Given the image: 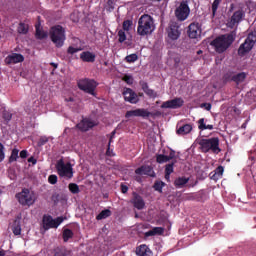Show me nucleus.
<instances>
[{
	"instance_id": "nucleus-37",
	"label": "nucleus",
	"mask_w": 256,
	"mask_h": 256,
	"mask_svg": "<svg viewBox=\"0 0 256 256\" xmlns=\"http://www.w3.org/2000/svg\"><path fill=\"white\" fill-rule=\"evenodd\" d=\"M17 159H19V150L14 148L9 157V163H14V161H17Z\"/></svg>"
},
{
	"instance_id": "nucleus-44",
	"label": "nucleus",
	"mask_w": 256,
	"mask_h": 256,
	"mask_svg": "<svg viewBox=\"0 0 256 256\" xmlns=\"http://www.w3.org/2000/svg\"><path fill=\"white\" fill-rule=\"evenodd\" d=\"M118 37L119 43H125V41H127V35L125 34V30H119Z\"/></svg>"
},
{
	"instance_id": "nucleus-13",
	"label": "nucleus",
	"mask_w": 256,
	"mask_h": 256,
	"mask_svg": "<svg viewBox=\"0 0 256 256\" xmlns=\"http://www.w3.org/2000/svg\"><path fill=\"white\" fill-rule=\"evenodd\" d=\"M126 119L131 117H142L143 119H147V117H151V112L144 108H138L135 110H129L125 114Z\"/></svg>"
},
{
	"instance_id": "nucleus-49",
	"label": "nucleus",
	"mask_w": 256,
	"mask_h": 256,
	"mask_svg": "<svg viewBox=\"0 0 256 256\" xmlns=\"http://www.w3.org/2000/svg\"><path fill=\"white\" fill-rule=\"evenodd\" d=\"M79 51H81V49L75 48V47H73V46H70V47H68V49H67V53H68L69 55H75V53H79Z\"/></svg>"
},
{
	"instance_id": "nucleus-62",
	"label": "nucleus",
	"mask_w": 256,
	"mask_h": 256,
	"mask_svg": "<svg viewBox=\"0 0 256 256\" xmlns=\"http://www.w3.org/2000/svg\"><path fill=\"white\" fill-rule=\"evenodd\" d=\"M233 9H235V4H231V5H230L229 12L231 13V12L233 11Z\"/></svg>"
},
{
	"instance_id": "nucleus-29",
	"label": "nucleus",
	"mask_w": 256,
	"mask_h": 256,
	"mask_svg": "<svg viewBox=\"0 0 256 256\" xmlns=\"http://www.w3.org/2000/svg\"><path fill=\"white\" fill-rule=\"evenodd\" d=\"M189 183V178L186 177H178L175 181H174V185L175 187H177L178 189H181V187H185V185H187Z\"/></svg>"
},
{
	"instance_id": "nucleus-7",
	"label": "nucleus",
	"mask_w": 256,
	"mask_h": 256,
	"mask_svg": "<svg viewBox=\"0 0 256 256\" xmlns=\"http://www.w3.org/2000/svg\"><path fill=\"white\" fill-rule=\"evenodd\" d=\"M256 43V32H251L246 37L244 43H242L238 48V55H247L253 47H255Z\"/></svg>"
},
{
	"instance_id": "nucleus-28",
	"label": "nucleus",
	"mask_w": 256,
	"mask_h": 256,
	"mask_svg": "<svg viewBox=\"0 0 256 256\" xmlns=\"http://www.w3.org/2000/svg\"><path fill=\"white\" fill-rule=\"evenodd\" d=\"M198 129H200V131H205V130H209V131H213V129H214V126L213 125H211V124H208V125H206L205 124V118H201V119H199L198 120Z\"/></svg>"
},
{
	"instance_id": "nucleus-16",
	"label": "nucleus",
	"mask_w": 256,
	"mask_h": 256,
	"mask_svg": "<svg viewBox=\"0 0 256 256\" xmlns=\"http://www.w3.org/2000/svg\"><path fill=\"white\" fill-rule=\"evenodd\" d=\"M188 37H190V39H198V37H201V24H199V22H192L188 26Z\"/></svg>"
},
{
	"instance_id": "nucleus-21",
	"label": "nucleus",
	"mask_w": 256,
	"mask_h": 256,
	"mask_svg": "<svg viewBox=\"0 0 256 256\" xmlns=\"http://www.w3.org/2000/svg\"><path fill=\"white\" fill-rule=\"evenodd\" d=\"M136 255L137 256H152L153 252L149 249L148 245L142 244L136 248Z\"/></svg>"
},
{
	"instance_id": "nucleus-26",
	"label": "nucleus",
	"mask_w": 256,
	"mask_h": 256,
	"mask_svg": "<svg viewBox=\"0 0 256 256\" xmlns=\"http://www.w3.org/2000/svg\"><path fill=\"white\" fill-rule=\"evenodd\" d=\"M245 79H247V73H245V72L235 73L234 72L233 83H236V85L243 83V81H245Z\"/></svg>"
},
{
	"instance_id": "nucleus-48",
	"label": "nucleus",
	"mask_w": 256,
	"mask_h": 256,
	"mask_svg": "<svg viewBox=\"0 0 256 256\" xmlns=\"http://www.w3.org/2000/svg\"><path fill=\"white\" fill-rule=\"evenodd\" d=\"M57 181H58V178H57V175L55 174H52L48 177V182L50 183V185H57Z\"/></svg>"
},
{
	"instance_id": "nucleus-39",
	"label": "nucleus",
	"mask_w": 256,
	"mask_h": 256,
	"mask_svg": "<svg viewBox=\"0 0 256 256\" xmlns=\"http://www.w3.org/2000/svg\"><path fill=\"white\" fill-rule=\"evenodd\" d=\"M165 185V182L163 181H156L153 185V188L155 191H158L159 193H163V186Z\"/></svg>"
},
{
	"instance_id": "nucleus-45",
	"label": "nucleus",
	"mask_w": 256,
	"mask_h": 256,
	"mask_svg": "<svg viewBox=\"0 0 256 256\" xmlns=\"http://www.w3.org/2000/svg\"><path fill=\"white\" fill-rule=\"evenodd\" d=\"M132 25H133V21L125 20L122 24V31H129Z\"/></svg>"
},
{
	"instance_id": "nucleus-10",
	"label": "nucleus",
	"mask_w": 256,
	"mask_h": 256,
	"mask_svg": "<svg viewBox=\"0 0 256 256\" xmlns=\"http://www.w3.org/2000/svg\"><path fill=\"white\" fill-rule=\"evenodd\" d=\"M16 199H18V203H20V205H28V207L35 203V197L33 195V192H31L27 188H24L21 192L17 193Z\"/></svg>"
},
{
	"instance_id": "nucleus-33",
	"label": "nucleus",
	"mask_w": 256,
	"mask_h": 256,
	"mask_svg": "<svg viewBox=\"0 0 256 256\" xmlns=\"http://www.w3.org/2000/svg\"><path fill=\"white\" fill-rule=\"evenodd\" d=\"M234 75H235V72H233V71H228V72L224 73V75L222 77V82L224 84L231 83V81H233Z\"/></svg>"
},
{
	"instance_id": "nucleus-12",
	"label": "nucleus",
	"mask_w": 256,
	"mask_h": 256,
	"mask_svg": "<svg viewBox=\"0 0 256 256\" xmlns=\"http://www.w3.org/2000/svg\"><path fill=\"white\" fill-rule=\"evenodd\" d=\"M243 19H245V11L239 9L232 14L227 23V27H229V29H235V27H237V25H239Z\"/></svg>"
},
{
	"instance_id": "nucleus-38",
	"label": "nucleus",
	"mask_w": 256,
	"mask_h": 256,
	"mask_svg": "<svg viewBox=\"0 0 256 256\" xmlns=\"http://www.w3.org/2000/svg\"><path fill=\"white\" fill-rule=\"evenodd\" d=\"M219 5H221V0H214L212 3V18L217 15V9H219Z\"/></svg>"
},
{
	"instance_id": "nucleus-17",
	"label": "nucleus",
	"mask_w": 256,
	"mask_h": 256,
	"mask_svg": "<svg viewBox=\"0 0 256 256\" xmlns=\"http://www.w3.org/2000/svg\"><path fill=\"white\" fill-rule=\"evenodd\" d=\"M131 203L135 209H138V211L145 209V200H143V197L137 192L132 193Z\"/></svg>"
},
{
	"instance_id": "nucleus-2",
	"label": "nucleus",
	"mask_w": 256,
	"mask_h": 256,
	"mask_svg": "<svg viewBox=\"0 0 256 256\" xmlns=\"http://www.w3.org/2000/svg\"><path fill=\"white\" fill-rule=\"evenodd\" d=\"M153 31H155V22H153V17L149 14L142 15L138 20V35L145 37L146 35H151Z\"/></svg>"
},
{
	"instance_id": "nucleus-46",
	"label": "nucleus",
	"mask_w": 256,
	"mask_h": 256,
	"mask_svg": "<svg viewBox=\"0 0 256 256\" xmlns=\"http://www.w3.org/2000/svg\"><path fill=\"white\" fill-rule=\"evenodd\" d=\"M116 133H117V131H115V130L111 132V136H110V139H109L108 149L106 151V155H111V153H110L111 143L113 142V137H115Z\"/></svg>"
},
{
	"instance_id": "nucleus-59",
	"label": "nucleus",
	"mask_w": 256,
	"mask_h": 256,
	"mask_svg": "<svg viewBox=\"0 0 256 256\" xmlns=\"http://www.w3.org/2000/svg\"><path fill=\"white\" fill-rule=\"evenodd\" d=\"M28 163H32V165H37V159L35 157L28 158Z\"/></svg>"
},
{
	"instance_id": "nucleus-36",
	"label": "nucleus",
	"mask_w": 256,
	"mask_h": 256,
	"mask_svg": "<svg viewBox=\"0 0 256 256\" xmlns=\"http://www.w3.org/2000/svg\"><path fill=\"white\" fill-rule=\"evenodd\" d=\"M12 232L14 235H21V223L19 221H15L12 225Z\"/></svg>"
},
{
	"instance_id": "nucleus-56",
	"label": "nucleus",
	"mask_w": 256,
	"mask_h": 256,
	"mask_svg": "<svg viewBox=\"0 0 256 256\" xmlns=\"http://www.w3.org/2000/svg\"><path fill=\"white\" fill-rule=\"evenodd\" d=\"M129 191V187L125 184H121V193H127Z\"/></svg>"
},
{
	"instance_id": "nucleus-30",
	"label": "nucleus",
	"mask_w": 256,
	"mask_h": 256,
	"mask_svg": "<svg viewBox=\"0 0 256 256\" xmlns=\"http://www.w3.org/2000/svg\"><path fill=\"white\" fill-rule=\"evenodd\" d=\"M175 163H177V161H174L165 166V180L166 181H169V179L171 177V173H173V167H174Z\"/></svg>"
},
{
	"instance_id": "nucleus-5",
	"label": "nucleus",
	"mask_w": 256,
	"mask_h": 256,
	"mask_svg": "<svg viewBox=\"0 0 256 256\" xmlns=\"http://www.w3.org/2000/svg\"><path fill=\"white\" fill-rule=\"evenodd\" d=\"M97 85L99 84L93 79L84 78L77 81V86L80 91H84V93H88V95H93L94 97Z\"/></svg>"
},
{
	"instance_id": "nucleus-55",
	"label": "nucleus",
	"mask_w": 256,
	"mask_h": 256,
	"mask_svg": "<svg viewBox=\"0 0 256 256\" xmlns=\"http://www.w3.org/2000/svg\"><path fill=\"white\" fill-rule=\"evenodd\" d=\"M167 157H168V161L175 159V150H170V153Z\"/></svg>"
},
{
	"instance_id": "nucleus-42",
	"label": "nucleus",
	"mask_w": 256,
	"mask_h": 256,
	"mask_svg": "<svg viewBox=\"0 0 256 256\" xmlns=\"http://www.w3.org/2000/svg\"><path fill=\"white\" fill-rule=\"evenodd\" d=\"M139 56L137 54H130L125 57L126 63H135V61H138Z\"/></svg>"
},
{
	"instance_id": "nucleus-27",
	"label": "nucleus",
	"mask_w": 256,
	"mask_h": 256,
	"mask_svg": "<svg viewBox=\"0 0 256 256\" xmlns=\"http://www.w3.org/2000/svg\"><path fill=\"white\" fill-rule=\"evenodd\" d=\"M190 131H193V126L191 124H185L181 126L177 131V135H188Z\"/></svg>"
},
{
	"instance_id": "nucleus-31",
	"label": "nucleus",
	"mask_w": 256,
	"mask_h": 256,
	"mask_svg": "<svg viewBox=\"0 0 256 256\" xmlns=\"http://www.w3.org/2000/svg\"><path fill=\"white\" fill-rule=\"evenodd\" d=\"M112 212L109 209L102 210L97 216V221H103V219H107V217H111Z\"/></svg>"
},
{
	"instance_id": "nucleus-51",
	"label": "nucleus",
	"mask_w": 256,
	"mask_h": 256,
	"mask_svg": "<svg viewBox=\"0 0 256 256\" xmlns=\"http://www.w3.org/2000/svg\"><path fill=\"white\" fill-rule=\"evenodd\" d=\"M225 171V168H223V166H218L214 173L218 174V177H223V173Z\"/></svg>"
},
{
	"instance_id": "nucleus-34",
	"label": "nucleus",
	"mask_w": 256,
	"mask_h": 256,
	"mask_svg": "<svg viewBox=\"0 0 256 256\" xmlns=\"http://www.w3.org/2000/svg\"><path fill=\"white\" fill-rule=\"evenodd\" d=\"M17 31L20 35H27V33H29V26H27L25 23L21 22L18 25Z\"/></svg>"
},
{
	"instance_id": "nucleus-64",
	"label": "nucleus",
	"mask_w": 256,
	"mask_h": 256,
	"mask_svg": "<svg viewBox=\"0 0 256 256\" xmlns=\"http://www.w3.org/2000/svg\"><path fill=\"white\" fill-rule=\"evenodd\" d=\"M108 5H113V0H108Z\"/></svg>"
},
{
	"instance_id": "nucleus-20",
	"label": "nucleus",
	"mask_w": 256,
	"mask_h": 256,
	"mask_svg": "<svg viewBox=\"0 0 256 256\" xmlns=\"http://www.w3.org/2000/svg\"><path fill=\"white\" fill-rule=\"evenodd\" d=\"M153 167L149 165H142L135 170L136 175H147L149 177H153Z\"/></svg>"
},
{
	"instance_id": "nucleus-4",
	"label": "nucleus",
	"mask_w": 256,
	"mask_h": 256,
	"mask_svg": "<svg viewBox=\"0 0 256 256\" xmlns=\"http://www.w3.org/2000/svg\"><path fill=\"white\" fill-rule=\"evenodd\" d=\"M198 144L200 145V149L202 153H209V151L213 153H221V148H219V139L217 137L201 139Z\"/></svg>"
},
{
	"instance_id": "nucleus-8",
	"label": "nucleus",
	"mask_w": 256,
	"mask_h": 256,
	"mask_svg": "<svg viewBox=\"0 0 256 256\" xmlns=\"http://www.w3.org/2000/svg\"><path fill=\"white\" fill-rule=\"evenodd\" d=\"M191 14V8L187 0H182L178 7L175 9V17L178 21H186Z\"/></svg>"
},
{
	"instance_id": "nucleus-54",
	"label": "nucleus",
	"mask_w": 256,
	"mask_h": 256,
	"mask_svg": "<svg viewBox=\"0 0 256 256\" xmlns=\"http://www.w3.org/2000/svg\"><path fill=\"white\" fill-rule=\"evenodd\" d=\"M140 85H141L142 91H144V93L149 89V84H147V82H141Z\"/></svg>"
},
{
	"instance_id": "nucleus-61",
	"label": "nucleus",
	"mask_w": 256,
	"mask_h": 256,
	"mask_svg": "<svg viewBox=\"0 0 256 256\" xmlns=\"http://www.w3.org/2000/svg\"><path fill=\"white\" fill-rule=\"evenodd\" d=\"M50 65L52 67H54V69H57V67H59V65L57 63H54V62L50 63Z\"/></svg>"
},
{
	"instance_id": "nucleus-14",
	"label": "nucleus",
	"mask_w": 256,
	"mask_h": 256,
	"mask_svg": "<svg viewBox=\"0 0 256 256\" xmlns=\"http://www.w3.org/2000/svg\"><path fill=\"white\" fill-rule=\"evenodd\" d=\"M122 95L127 103L137 105V102L139 101V96L137 95V93H135V91H133V89L124 88Z\"/></svg>"
},
{
	"instance_id": "nucleus-23",
	"label": "nucleus",
	"mask_w": 256,
	"mask_h": 256,
	"mask_svg": "<svg viewBox=\"0 0 256 256\" xmlns=\"http://www.w3.org/2000/svg\"><path fill=\"white\" fill-rule=\"evenodd\" d=\"M80 59H82L84 63H95V53L84 51L80 54Z\"/></svg>"
},
{
	"instance_id": "nucleus-60",
	"label": "nucleus",
	"mask_w": 256,
	"mask_h": 256,
	"mask_svg": "<svg viewBox=\"0 0 256 256\" xmlns=\"http://www.w3.org/2000/svg\"><path fill=\"white\" fill-rule=\"evenodd\" d=\"M21 159H27V150H22L20 152Z\"/></svg>"
},
{
	"instance_id": "nucleus-52",
	"label": "nucleus",
	"mask_w": 256,
	"mask_h": 256,
	"mask_svg": "<svg viewBox=\"0 0 256 256\" xmlns=\"http://www.w3.org/2000/svg\"><path fill=\"white\" fill-rule=\"evenodd\" d=\"M5 146L0 142V163L5 159Z\"/></svg>"
},
{
	"instance_id": "nucleus-19",
	"label": "nucleus",
	"mask_w": 256,
	"mask_h": 256,
	"mask_svg": "<svg viewBox=\"0 0 256 256\" xmlns=\"http://www.w3.org/2000/svg\"><path fill=\"white\" fill-rule=\"evenodd\" d=\"M95 122L89 120V119H83L80 123L76 125L77 129H79L82 132L89 131V129H93L95 127Z\"/></svg>"
},
{
	"instance_id": "nucleus-3",
	"label": "nucleus",
	"mask_w": 256,
	"mask_h": 256,
	"mask_svg": "<svg viewBox=\"0 0 256 256\" xmlns=\"http://www.w3.org/2000/svg\"><path fill=\"white\" fill-rule=\"evenodd\" d=\"M50 39L52 43H54L55 47H63V45H65V40L67 39L65 36V28H63L61 25L51 27Z\"/></svg>"
},
{
	"instance_id": "nucleus-32",
	"label": "nucleus",
	"mask_w": 256,
	"mask_h": 256,
	"mask_svg": "<svg viewBox=\"0 0 256 256\" xmlns=\"http://www.w3.org/2000/svg\"><path fill=\"white\" fill-rule=\"evenodd\" d=\"M73 230L69 229V228H66L63 230V233H62V239L64 241V243H67V241H69V239H73Z\"/></svg>"
},
{
	"instance_id": "nucleus-41",
	"label": "nucleus",
	"mask_w": 256,
	"mask_h": 256,
	"mask_svg": "<svg viewBox=\"0 0 256 256\" xmlns=\"http://www.w3.org/2000/svg\"><path fill=\"white\" fill-rule=\"evenodd\" d=\"M2 117H3L4 121H6V123H9V121H11V119H13V114L11 112H9L8 110H3Z\"/></svg>"
},
{
	"instance_id": "nucleus-15",
	"label": "nucleus",
	"mask_w": 256,
	"mask_h": 256,
	"mask_svg": "<svg viewBox=\"0 0 256 256\" xmlns=\"http://www.w3.org/2000/svg\"><path fill=\"white\" fill-rule=\"evenodd\" d=\"M185 103L183 98H174L161 104V109H179Z\"/></svg>"
},
{
	"instance_id": "nucleus-25",
	"label": "nucleus",
	"mask_w": 256,
	"mask_h": 256,
	"mask_svg": "<svg viewBox=\"0 0 256 256\" xmlns=\"http://www.w3.org/2000/svg\"><path fill=\"white\" fill-rule=\"evenodd\" d=\"M53 256H71V251L63 246L56 247L53 249Z\"/></svg>"
},
{
	"instance_id": "nucleus-35",
	"label": "nucleus",
	"mask_w": 256,
	"mask_h": 256,
	"mask_svg": "<svg viewBox=\"0 0 256 256\" xmlns=\"http://www.w3.org/2000/svg\"><path fill=\"white\" fill-rule=\"evenodd\" d=\"M68 189L70 193H72L73 195H77L81 193V189H79V185H77L76 183H70L68 185Z\"/></svg>"
},
{
	"instance_id": "nucleus-50",
	"label": "nucleus",
	"mask_w": 256,
	"mask_h": 256,
	"mask_svg": "<svg viewBox=\"0 0 256 256\" xmlns=\"http://www.w3.org/2000/svg\"><path fill=\"white\" fill-rule=\"evenodd\" d=\"M145 93L148 95V97H151L152 99H155L157 97V93L153 89L148 88Z\"/></svg>"
},
{
	"instance_id": "nucleus-63",
	"label": "nucleus",
	"mask_w": 256,
	"mask_h": 256,
	"mask_svg": "<svg viewBox=\"0 0 256 256\" xmlns=\"http://www.w3.org/2000/svg\"><path fill=\"white\" fill-rule=\"evenodd\" d=\"M0 256H5V250L0 249Z\"/></svg>"
},
{
	"instance_id": "nucleus-22",
	"label": "nucleus",
	"mask_w": 256,
	"mask_h": 256,
	"mask_svg": "<svg viewBox=\"0 0 256 256\" xmlns=\"http://www.w3.org/2000/svg\"><path fill=\"white\" fill-rule=\"evenodd\" d=\"M67 199L68 197L65 193H54L51 197L54 205H57V203H67Z\"/></svg>"
},
{
	"instance_id": "nucleus-18",
	"label": "nucleus",
	"mask_w": 256,
	"mask_h": 256,
	"mask_svg": "<svg viewBox=\"0 0 256 256\" xmlns=\"http://www.w3.org/2000/svg\"><path fill=\"white\" fill-rule=\"evenodd\" d=\"M25 61V57L23 54L13 53L8 55L5 58L6 65H15L17 63H23Z\"/></svg>"
},
{
	"instance_id": "nucleus-9",
	"label": "nucleus",
	"mask_w": 256,
	"mask_h": 256,
	"mask_svg": "<svg viewBox=\"0 0 256 256\" xmlns=\"http://www.w3.org/2000/svg\"><path fill=\"white\" fill-rule=\"evenodd\" d=\"M63 221H65V218H63V216L53 219V216L51 215H44L42 218L43 229L45 231H49V229H57V227H59V225H61Z\"/></svg>"
},
{
	"instance_id": "nucleus-58",
	"label": "nucleus",
	"mask_w": 256,
	"mask_h": 256,
	"mask_svg": "<svg viewBox=\"0 0 256 256\" xmlns=\"http://www.w3.org/2000/svg\"><path fill=\"white\" fill-rule=\"evenodd\" d=\"M201 107H205L206 111H211V103H202Z\"/></svg>"
},
{
	"instance_id": "nucleus-47",
	"label": "nucleus",
	"mask_w": 256,
	"mask_h": 256,
	"mask_svg": "<svg viewBox=\"0 0 256 256\" xmlns=\"http://www.w3.org/2000/svg\"><path fill=\"white\" fill-rule=\"evenodd\" d=\"M46 143H49V138L47 136H41L38 140V147H43Z\"/></svg>"
},
{
	"instance_id": "nucleus-11",
	"label": "nucleus",
	"mask_w": 256,
	"mask_h": 256,
	"mask_svg": "<svg viewBox=\"0 0 256 256\" xmlns=\"http://www.w3.org/2000/svg\"><path fill=\"white\" fill-rule=\"evenodd\" d=\"M166 31L168 39L171 41H177L181 37V25H179V22L171 21Z\"/></svg>"
},
{
	"instance_id": "nucleus-53",
	"label": "nucleus",
	"mask_w": 256,
	"mask_h": 256,
	"mask_svg": "<svg viewBox=\"0 0 256 256\" xmlns=\"http://www.w3.org/2000/svg\"><path fill=\"white\" fill-rule=\"evenodd\" d=\"M123 81H125V83L128 85H133V76L125 75L123 77Z\"/></svg>"
},
{
	"instance_id": "nucleus-6",
	"label": "nucleus",
	"mask_w": 256,
	"mask_h": 256,
	"mask_svg": "<svg viewBox=\"0 0 256 256\" xmlns=\"http://www.w3.org/2000/svg\"><path fill=\"white\" fill-rule=\"evenodd\" d=\"M56 171L59 177H64V179H73V166L69 162L65 164L63 159L57 161Z\"/></svg>"
},
{
	"instance_id": "nucleus-57",
	"label": "nucleus",
	"mask_w": 256,
	"mask_h": 256,
	"mask_svg": "<svg viewBox=\"0 0 256 256\" xmlns=\"http://www.w3.org/2000/svg\"><path fill=\"white\" fill-rule=\"evenodd\" d=\"M210 175H211L210 178L213 179V181H217V179L221 177V176H218L216 172H212Z\"/></svg>"
},
{
	"instance_id": "nucleus-40",
	"label": "nucleus",
	"mask_w": 256,
	"mask_h": 256,
	"mask_svg": "<svg viewBox=\"0 0 256 256\" xmlns=\"http://www.w3.org/2000/svg\"><path fill=\"white\" fill-rule=\"evenodd\" d=\"M156 161L160 164L162 163H168L169 158L167 155H163V154H157L156 155Z\"/></svg>"
},
{
	"instance_id": "nucleus-43",
	"label": "nucleus",
	"mask_w": 256,
	"mask_h": 256,
	"mask_svg": "<svg viewBox=\"0 0 256 256\" xmlns=\"http://www.w3.org/2000/svg\"><path fill=\"white\" fill-rule=\"evenodd\" d=\"M36 37L37 39H46L47 32L40 30L39 26H36Z\"/></svg>"
},
{
	"instance_id": "nucleus-1",
	"label": "nucleus",
	"mask_w": 256,
	"mask_h": 256,
	"mask_svg": "<svg viewBox=\"0 0 256 256\" xmlns=\"http://www.w3.org/2000/svg\"><path fill=\"white\" fill-rule=\"evenodd\" d=\"M237 37V32L233 30L228 34H223L216 37L212 42V47L215 48L216 53H225L230 45H233Z\"/></svg>"
},
{
	"instance_id": "nucleus-24",
	"label": "nucleus",
	"mask_w": 256,
	"mask_h": 256,
	"mask_svg": "<svg viewBox=\"0 0 256 256\" xmlns=\"http://www.w3.org/2000/svg\"><path fill=\"white\" fill-rule=\"evenodd\" d=\"M165 228L163 227H154L151 230L145 232V237H155V235H163Z\"/></svg>"
}]
</instances>
